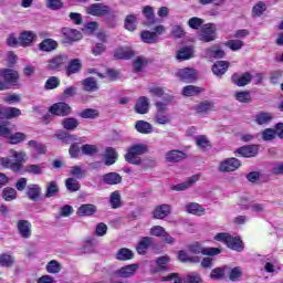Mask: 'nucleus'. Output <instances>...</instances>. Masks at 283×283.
<instances>
[{
    "instance_id": "obj_1",
    "label": "nucleus",
    "mask_w": 283,
    "mask_h": 283,
    "mask_svg": "<svg viewBox=\"0 0 283 283\" xmlns=\"http://www.w3.org/2000/svg\"><path fill=\"white\" fill-rule=\"evenodd\" d=\"M147 151H149V147L146 144H135L127 149L125 160L130 165H142L140 156L147 154Z\"/></svg>"
},
{
    "instance_id": "obj_2",
    "label": "nucleus",
    "mask_w": 283,
    "mask_h": 283,
    "mask_svg": "<svg viewBox=\"0 0 283 283\" xmlns=\"http://www.w3.org/2000/svg\"><path fill=\"white\" fill-rule=\"evenodd\" d=\"M214 240H217V242H223V244H227V248L231 249L232 251L240 252L242 251V249H244V247L242 245V240H240V238H233L227 232L217 233Z\"/></svg>"
},
{
    "instance_id": "obj_3",
    "label": "nucleus",
    "mask_w": 283,
    "mask_h": 283,
    "mask_svg": "<svg viewBox=\"0 0 283 283\" xmlns=\"http://www.w3.org/2000/svg\"><path fill=\"white\" fill-rule=\"evenodd\" d=\"M188 250L190 251V253H193L195 255H220V253H222V250H220V248H207L202 244H200L199 242H195L192 244H190L188 247Z\"/></svg>"
},
{
    "instance_id": "obj_4",
    "label": "nucleus",
    "mask_w": 283,
    "mask_h": 283,
    "mask_svg": "<svg viewBox=\"0 0 283 283\" xmlns=\"http://www.w3.org/2000/svg\"><path fill=\"white\" fill-rule=\"evenodd\" d=\"M19 81V72L10 69L2 70V82H0V92L9 90L10 84L14 85Z\"/></svg>"
},
{
    "instance_id": "obj_5",
    "label": "nucleus",
    "mask_w": 283,
    "mask_h": 283,
    "mask_svg": "<svg viewBox=\"0 0 283 283\" xmlns=\"http://www.w3.org/2000/svg\"><path fill=\"white\" fill-rule=\"evenodd\" d=\"M87 14L91 17H109V14H114L112 7L103 3H93L86 8Z\"/></svg>"
},
{
    "instance_id": "obj_6",
    "label": "nucleus",
    "mask_w": 283,
    "mask_h": 283,
    "mask_svg": "<svg viewBox=\"0 0 283 283\" xmlns=\"http://www.w3.org/2000/svg\"><path fill=\"white\" fill-rule=\"evenodd\" d=\"M216 24L208 23L201 27V31L198 34L199 41L202 43H211V41H216Z\"/></svg>"
},
{
    "instance_id": "obj_7",
    "label": "nucleus",
    "mask_w": 283,
    "mask_h": 283,
    "mask_svg": "<svg viewBox=\"0 0 283 283\" xmlns=\"http://www.w3.org/2000/svg\"><path fill=\"white\" fill-rule=\"evenodd\" d=\"M61 34L64 43H74L83 39V34L76 29L63 28Z\"/></svg>"
},
{
    "instance_id": "obj_8",
    "label": "nucleus",
    "mask_w": 283,
    "mask_h": 283,
    "mask_svg": "<svg viewBox=\"0 0 283 283\" xmlns=\"http://www.w3.org/2000/svg\"><path fill=\"white\" fill-rule=\"evenodd\" d=\"M139 265L136 263L125 265L117 271H115V275L117 277H122L123 280H127V277H134L138 272Z\"/></svg>"
},
{
    "instance_id": "obj_9",
    "label": "nucleus",
    "mask_w": 283,
    "mask_h": 283,
    "mask_svg": "<svg viewBox=\"0 0 283 283\" xmlns=\"http://www.w3.org/2000/svg\"><path fill=\"white\" fill-rule=\"evenodd\" d=\"M70 61L66 54H57L48 61V70L59 71Z\"/></svg>"
},
{
    "instance_id": "obj_10",
    "label": "nucleus",
    "mask_w": 283,
    "mask_h": 283,
    "mask_svg": "<svg viewBox=\"0 0 283 283\" xmlns=\"http://www.w3.org/2000/svg\"><path fill=\"white\" fill-rule=\"evenodd\" d=\"M177 78L184 81L185 83H193L198 78V73L193 69L185 67L176 72Z\"/></svg>"
},
{
    "instance_id": "obj_11",
    "label": "nucleus",
    "mask_w": 283,
    "mask_h": 283,
    "mask_svg": "<svg viewBox=\"0 0 283 283\" xmlns=\"http://www.w3.org/2000/svg\"><path fill=\"white\" fill-rule=\"evenodd\" d=\"M49 112L54 116H70V114H72V107H70V105H67L66 103L59 102L53 104L49 108Z\"/></svg>"
},
{
    "instance_id": "obj_12",
    "label": "nucleus",
    "mask_w": 283,
    "mask_h": 283,
    "mask_svg": "<svg viewBox=\"0 0 283 283\" xmlns=\"http://www.w3.org/2000/svg\"><path fill=\"white\" fill-rule=\"evenodd\" d=\"M235 154L242 156V158H255L260 154V146L258 145H248L242 146L235 150Z\"/></svg>"
},
{
    "instance_id": "obj_13",
    "label": "nucleus",
    "mask_w": 283,
    "mask_h": 283,
    "mask_svg": "<svg viewBox=\"0 0 283 283\" xmlns=\"http://www.w3.org/2000/svg\"><path fill=\"white\" fill-rule=\"evenodd\" d=\"M241 165L238 158H228L220 163L219 171H235V169H240Z\"/></svg>"
},
{
    "instance_id": "obj_14",
    "label": "nucleus",
    "mask_w": 283,
    "mask_h": 283,
    "mask_svg": "<svg viewBox=\"0 0 283 283\" xmlns=\"http://www.w3.org/2000/svg\"><path fill=\"white\" fill-rule=\"evenodd\" d=\"M17 229L21 238H24V240H28L29 238L32 237V223H30V221L18 220Z\"/></svg>"
},
{
    "instance_id": "obj_15",
    "label": "nucleus",
    "mask_w": 283,
    "mask_h": 283,
    "mask_svg": "<svg viewBox=\"0 0 283 283\" xmlns=\"http://www.w3.org/2000/svg\"><path fill=\"white\" fill-rule=\"evenodd\" d=\"M98 211V208L96 205L93 203H84L76 210V216L80 218H91V216H94Z\"/></svg>"
},
{
    "instance_id": "obj_16",
    "label": "nucleus",
    "mask_w": 283,
    "mask_h": 283,
    "mask_svg": "<svg viewBox=\"0 0 283 283\" xmlns=\"http://www.w3.org/2000/svg\"><path fill=\"white\" fill-rule=\"evenodd\" d=\"M36 41V33L34 31H24L19 36V45L21 48H30Z\"/></svg>"
},
{
    "instance_id": "obj_17",
    "label": "nucleus",
    "mask_w": 283,
    "mask_h": 283,
    "mask_svg": "<svg viewBox=\"0 0 283 283\" xmlns=\"http://www.w3.org/2000/svg\"><path fill=\"white\" fill-rule=\"evenodd\" d=\"M171 213V207L167 203L157 206L154 210V218L156 220H165Z\"/></svg>"
},
{
    "instance_id": "obj_18",
    "label": "nucleus",
    "mask_w": 283,
    "mask_h": 283,
    "mask_svg": "<svg viewBox=\"0 0 283 283\" xmlns=\"http://www.w3.org/2000/svg\"><path fill=\"white\" fill-rule=\"evenodd\" d=\"M252 78L253 76L249 72L243 73L241 76L234 73L232 75V83L238 85V87H244V85H249V83H251Z\"/></svg>"
},
{
    "instance_id": "obj_19",
    "label": "nucleus",
    "mask_w": 283,
    "mask_h": 283,
    "mask_svg": "<svg viewBox=\"0 0 283 283\" xmlns=\"http://www.w3.org/2000/svg\"><path fill=\"white\" fill-rule=\"evenodd\" d=\"M25 195L28 196L29 200L36 202L39 198H41V187L36 184H31L27 187Z\"/></svg>"
},
{
    "instance_id": "obj_20",
    "label": "nucleus",
    "mask_w": 283,
    "mask_h": 283,
    "mask_svg": "<svg viewBox=\"0 0 283 283\" xmlns=\"http://www.w3.org/2000/svg\"><path fill=\"white\" fill-rule=\"evenodd\" d=\"M0 166L4 169H11V171L18 172L20 169H23V166L19 163L12 161L10 157H0Z\"/></svg>"
},
{
    "instance_id": "obj_21",
    "label": "nucleus",
    "mask_w": 283,
    "mask_h": 283,
    "mask_svg": "<svg viewBox=\"0 0 283 283\" xmlns=\"http://www.w3.org/2000/svg\"><path fill=\"white\" fill-rule=\"evenodd\" d=\"M0 114L4 118V120H10L12 118H19V116H21V109L17 107H8V108L0 107Z\"/></svg>"
},
{
    "instance_id": "obj_22",
    "label": "nucleus",
    "mask_w": 283,
    "mask_h": 283,
    "mask_svg": "<svg viewBox=\"0 0 283 283\" xmlns=\"http://www.w3.org/2000/svg\"><path fill=\"white\" fill-rule=\"evenodd\" d=\"M102 180L105 185H120L123 177L118 172H108L102 176Z\"/></svg>"
},
{
    "instance_id": "obj_23",
    "label": "nucleus",
    "mask_w": 283,
    "mask_h": 283,
    "mask_svg": "<svg viewBox=\"0 0 283 283\" xmlns=\"http://www.w3.org/2000/svg\"><path fill=\"white\" fill-rule=\"evenodd\" d=\"M199 180L200 175H193L192 177L189 178V180L172 186V191H185L186 189H189L191 185H195V182H198Z\"/></svg>"
},
{
    "instance_id": "obj_24",
    "label": "nucleus",
    "mask_w": 283,
    "mask_h": 283,
    "mask_svg": "<svg viewBox=\"0 0 283 283\" xmlns=\"http://www.w3.org/2000/svg\"><path fill=\"white\" fill-rule=\"evenodd\" d=\"M83 69V62L78 59L71 60L69 65L66 66L67 76H72V74H78Z\"/></svg>"
},
{
    "instance_id": "obj_25",
    "label": "nucleus",
    "mask_w": 283,
    "mask_h": 283,
    "mask_svg": "<svg viewBox=\"0 0 283 283\" xmlns=\"http://www.w3.org/2000/svg\"><path fill=\"white\" fill-rule=\"evenodd\" d=\"M135 112L137 114H147L149 112V98L145 96L139 97L135 105Z\"/></svg>"
},
{
    "instance_id": "obj_26",
    "label": "nucleus",
    "mask_w": 283,
    "mask_h": 283,
    "mask_svg": "<svg viewBox=\"0 0 283 283\" xmlns=\"http://www.w3.org/2000/svg\"><path fill=\"white\" fill-rule=\"evenodd\" d=\"M135 52L132 48L129 46H123V48H118L116 51H115V54H114V57L115 59H124V60H127V59H132V56H135Z\"/></svg>"
},
{
    "instance_id": "obj_27",
    "label": "nucleus",
    "mask_w": 283,
    "mask_h": 283,
    "mask_svg": "<svg viewBox=\"0 0 283 283\" xmlns=\"http://www.w3.org/2000/svg\"><path fill=\"white\" fill-rule=\"evenodd\" d=\"M185 158H187V155L181 150H170L166 154L167 163H180Z\"/></svg>"
},
{
    "instance_id": "obj_28",
    "label": "nucleus",
    "mask_w": 283,
    "mask_h": 283,
    "mask_svg": "<svg viewBox=\"0 0 283 283\" xmlns=\"http://www.w3.org/2000/svg\"><path fill=\"white\" fill-rule=\"evenodd\" d=\"M59 184L56 181H49L45 185V193L44 197L46 198H56L59 196Z\"/></svg>"
},
{
    "instance_id": "obj_29",
    "label": "nucleus",
    "mask_w": 283,
    "mask_h": 283,
    "mask_svg": "<svg viewBox=\"0 0 283 283\" xmlns=\"http://www.w3.org/2000/svg\"><path fill=\"white\" fill-rule=\"evenodd\" d=\"M81 84L84 92H96V90H98V83L94 77H86L81 82Z\"/></svg>"
},
{
    "instance_id": "obj_30",
    "label": "nucleus",
    "mask_w": 283,
    "mask_h": 283,
    "mask_svg": "<svg viewBox=\"0 0 283 283\" xmlns=\"http://www.w3.org/2000/svg\"><path fill=\"white\" fill-rule=\"evenodd\" d=\"M185 211L192 216H205V208L197 202H191L185 206Z\"/></svg>"
},
{
    "instance_id": "obj_31",
    "label": "nucleus",
    "mask_w": 283,
    "mask_h": 283,
    "mask_svg": "<svg viewBox=\"0 0 283 283\" xmlns=\"http://www.w3.org/2000/svg\"><path fill=\"white\" fill-rule=\"evenodd\" d=\"M151 245V237H144L139 240L136 251L139 255H145L147 253V249Z\"/></svg>"
},
{
    "instance_id": "obj_32",
    "label": "nucleus",
    "mask_w": 283,
    "mask_h": 283,
    "mask_svg": "<svg viewBox=\"0 0 283 283\" xmlns=\"http://www.w3.org/2000/svg\"><path fill=\"white\" fill-rule=\"evenodd\" d=\"M56 48H59V43L52 39H45L39 44V50L41 52H53Z\"/></svg>"
},
{
    "instance_id": "obj_33",
    "label": "nucleus",
    "mask_w": 283,
    "mask_h": 283,
    "mask_svg": "<svg viewBox=\"0 0 283 283\" xmlns=\"http://www.w3.org/2000/svg\"><path fill=\"white\" fill-rule=\"evenodd\" d=\"M193 57V48L191 46H185L181 48L176 55V59H178V61H189V59Z\"/></svg>"
},
{
    "instance_id": "obj_34",
    "label": "nucleus",
    "mask_w": 283,
    "mask_h": 283,
    "mask_svg": "<svg viewBox=\"0 0 283 283\" xmlns=\"http://www.w3.org/2000/svg\"><path fill=\"white\" fill-rule=\"evenodd\" d=\"M229 70V62L218 61L212 65V72L216 76H222Z\"/></svg>"
},
{
    "instance_id": "obj_35",
    "label": "nucleus",
    "mask_w": 283,
    "mask_h": 283,
    "mask_svg": "<svg viewBox=\"0 0 283 283\" xmlns=\"http://www.w3.org/2000/svg\"><path fill=\"white\" fill-rule=\"evenodd\" d=\"M115 258L120 262H127V260H134V252L127 248H122L117 251Z\"/></svg>"
},
{
    "instance_id": "obj_36",
    "label": "nucleus",
    "mask_w": 283,
    "mask_h": 283,
    "mask_svg": "<svg viewBox=\"0 0 283 283\" xmlns=\"http://www.w3.org/2000/svg\"><path fill=\"white\" fill-rule=\"evenodd\" d=\"M135 129L139 132V134H151L154 132V126L149 122L137 120L135 124Z\"/></svg>"
},
{
    "instance_id": "obj_37",
    "label": "nucleus",
    "mask_w": 283,
    "mask_h": 283,
    "mask_svg": "<svg viewBox=\"0 0 283 283\" xmlns=\"http://www.w3.org/2000/svg\"><path fill=\"white\" fill-rule=\"evenodd\" d=\"M118 159V153H116V149L108 147L105 150V165H107V167L114 165V163H116V160Z\"/></svg>"
},
{
    "instance_id": "obj_38",
    "label": "nucleus",
    "mask_w": 283,
    "mask_h": 283,
    "mask_svg": "<svg viewBox=\"0 0 283 283\" xmlns=\"http://www.w3.org/2000/svg\"><path fill=\"white\" fill-rule=\"evenodd\" d=\"M254 120L256 125H268L273 120V114L266 112L258 113Z\"/></svg>"
},
{
    "instance_id": "obj_39",
    "label": "nucleus",
    "mask_w": 283,
    "mask_h": 283,
    "mask_svg": "<svg viewBox=\"0 0 283 283\" xmlns=\"http://www.w3.org/2000/svg\"><path fill=\"white\" fill-rule=\"evenodd\" d=\"M178 261L179 262H189L190 264H198L200 262V256H191L188 255L187 252L180 250L178 252Z\"/></svg>"
},
{
    "instance_id": "obj_40",
    "label": "nucleus",
    "mask_w": 283,
    "mask_h": 283,
    "mask_svg": "<svg viewBox=\"0 0 283 283\" xmlns=\"http://www.w3.org/2000/svg\"><path fill=\"white\" fill-rule=\"evenodd\" d=\"M80 123L78 119L74 117H66L62 119V126L64 129H67L69 132H74L78 127Z\"/></svg>"
},
{
    "instance_id": "obj_41",
    "label": "nucleus",
    "mask_w": 283,
    "mask_h": 283,
    "mask_svg": "<svg viewBox=\"0 0 283 283\" xmlns=\"http://www.w3.org/2000/svg\"><path fill=\"white\" fill-rule=\"evenodd\" d=\"M213 109V103L209 101L201 102L195 106L197 114H207Z\"/></svg>"
},
{
    "instance_id": "obj_42",
    "label": "nucleus",
    "mask_w": 283,
    "mask_h": 283,
    "mask_svg": "<svg viewBox=\"0 0 283 283\" xmlns=\"http://www.w3.org/2000/svg\"><path fill=\"white\" fill-rule=\"evenodd\" d=\"M144 17L147 20V25H154L156 23V15L154 14V8L146 6L143 9Z\"/></svg>"
},
{
    "instance_id": "obj_43",
    "label": "nucleus",
    "mask_w": 283,
    "mask_h": 283,
    "mask_svg": "<svg viewBox=\"0 0 283 283\" xmlns=\"http://www.w3.org/2000/svg\"><path fill=\"white\" fill-rule=\"evenodd\" d=\"M196 145L201 149V151H207L211 147V142L205 135H199L196 137Z\"/></svg>"
},
{
    "instance_id": "obj_44",
    "label": "nucleus",
    "mask_w": 283,
    "mask_h": 283,
    "mask_svg": "<svg viewBox=\"0 0 283 283\" xmlns=\"http://www.w3.org/2000/svg\"><path fill=\"white\" fill-rule=\"evenodd\" d=\"M203 92L202 87L196 86V85H188L182 88L184 96H198V94H201Z\"/></svg>"
},
{
    "instance_id": "obj_45",
    "label": "nucleus",
    "mask_w": 283,
    "mask_h": 283,
    "mask_svg": "<svg viewBox=\"0 0 283 283\" xmlns=\"http://www.w3.org/2000/svg\"><path fill=\"white\" fill-rule=\"evenodd\" d=\"M154 122L157 125H169V123H171V117L167 113H155Z\"/></svg>"
},
{
    "instance_id": "obj_46",
    "label": "nucleus",
    "mask_w": 283,
    "mask_h": 283,
    "mask_svg": "<svg viewBox=\"0 0 283 283\" xmlns=\"http://www.w3.org/2000/svg\"><path fill=\"white\" fill-rule=\"evenodd\" d=\"M65 187L67 191L74 193L75 191H78L81 189V182H78V180H76L75 178H67L65 180Z\"/></svg>"
},
{
    "instance_id": "obj_47",
    "label": "nucleus",
    "mask_w": 283,
    "mask_h": 283,
    "mask_svg": "<svg viewBox=\"0 0 283 283\" xmlns=\"http://www.w3.org/2000/svg\"><path fill=\"white\" fill-rule=\"evenodd\" d=\"M142 40L144 41V43H157L158 34L156 32H151V31H143Z\"/></svg>"
},
{
    "instance_id": "obj_48",
    "label": "nucleus",
    "mask_w": 283,
    "mask_h": 283,
    "mask_svg": "<svg viewBox=\"0 0 283 283\" xmlns=\"http://www.w3.org/2000/svg\"><path fill=\"white\" fill-rule=\"evenodd\" d=\"M2 198L6 202H12V200H17V190L14 188L7 187L2 191Z\"/></svg>"
},
{
    "instance_id": "obj_49",
    "label": "nucleus",
    "mask_w": 283,
    "mask_h": 283,
    "mask_svg": "<svg viewBox=\"0 0 283 283\" xmlns=\"http://www.w3.org/2000/svg\"><path fill=\"white\" fill-rule=\"evenodd\" d=\"M11 158H14L15 161L13 163H18L19 165L23 166V163H25L27 160V154L25 151H17L14 149L9 150Z\"/></svg>"
},
{
    "instance_id": "obj_50",
    "label": "nucleus",
    "mask_w": 283,
    "mask_h": 283,
    "mask_svg": "<svg viewBox=\"0 0 283 283\" xmlns=\"http://www.w3.org/2000/svg\"><path fill=\"white\" fill-rule=\"evenodd\" d=\"M234 98L239 103H251V92L239 91V92L234 93Z\"/></svg>"
},
{
    "instance_id": "obj_51",
    "label": "nucleus",
    "mask_w": 283,
    "mask_h": 283,
    "mask_svg": "<svg viewBox=\"0 0 283 283\" xmlns=\"http://www.w3.org/2000/svg\"><path fill=\"white\" fill-rule=\"evenodd\" d=\"M14 264V256L3 253L0 255V266H3L4 269H10Z\"/></svg>"
},
{
    "instance_id": "obj_52",
    "label": "nucleus",
    "mask_w": 283,
    "mask_h": 283,
    "mask_svg": "<svg viewBox=\"0 0 283 283\" xmlns=\"http://www.w3.org/2000/svg\"><path fill=\"white\" fill-rule=\"evenodd\" d=\"M206 56L209 59H224V51L222 49H207Z\"/></svg>"
},
{
    "instance_id": "obj_53",
    "label": "nucleus",
    "mask_w": 283,
    "mask_h": 283,
    "mask_svg": "<svg viewBox=\"0 0 283 283\" xmlns=\"http://www.w3.org/2000/svg\"><path fill=\"white\" fill-rule=\"evenodd\" d=\"M266 12V3L263 1H259L255 3V6L252 8V15L253 17H262Z\"/></svg>"
},
{
    "instance_id": "obj_54",
    "label": "nucleus",
    "mask_w": 283,
    "mask_h": 283,
    "mask_svg": "<svg viewBox=\"0 0 283 283\" xmlns=\"http://www.w3.org/2000/svg\"><path fill=\"white\" fill-rule=\"evenodd\" d=\"M25 138H28V135H25L24 133H15L10 135L9 137V143L10 145H19L20 143H23V140H25Z\"/></svg>"
},
{
    "instance_id": "obj_55",
    "label": "nucleus",
    "mask_w": 283,
    "mask_h": 283,
    "mask_svg": "<svg viewBox=\"0 0 283 283\" xmlns=\"http://www.w3.org/2000/svg\"><path fill=\"white\" fill-rule=\"evenodd\" d=\"M11 135H12V128H10V122L4 120L0 125V136H2V138H7L9 140Z\"/></svg>"
},
{
    "instance_id": "obj_56",
    "label": "nucleus",
    "mask_w": 283,
    "mask_h": 283,
    "mask_svg": "<svg viewBox=\"0 0 283 283\" xmlns=\"http://www.w3.org/2000/svg\"><path fill=\"white\" fill-rule=\"evenodd\" d=\"M62 269L63 268L61 266V263H59V261L56 260H52L46 264L48 273H52V274L61 273Z\"/></svg>"
},
{
    "instance_id": "obj_57",
    "label": "nucleus",
    "mask_w": 283,
    "mask_h": 283,
    "mask_svg": "<svg viewBox=\"0 0 283 283\" xmlns=\"http://www.w3.org/2000/svg\"><path fill=\"white\" fill-rule=\"evenodd\" d=\"M28 146L31 147L32 149H34V151H36V154H45V151H48V148L45 147V145H43L36 140H29Z\"/></svg>"
},
{
    "instance_id": "obj_58",
    "label": "nucleus",
    "mask_w": 283,
    "mask_h": 283,
    "mask_svg": "<svg viewBox=\"0 0 283 283\" xmlns=\"http://www.w3.org/2000/svg\"><path fill=\"white\" fill-rule=\"evenodd\" d=\"M61 85V80L56 76H51L44 84L45 90H56Z\"/></svg>"
},
{
    "instance_id": "obj_59",
    "label": "nucleus",
    "mask_w": 283,
    "mask_h": 283,
    "mask_svg": "<svg viewBox=\"0 0 283 283\" xmlns=\"http://www.w3.org/2000/svg\"><path fill=\"white\" fill-rule=\"evenodd\" d=\"M70 176L81 180V178H85V170L81 166H72L70 169Z\"/></svg>"
},
{
    "instance_id": "obj_60",
    "label": "nucleus",
    "mask_w": 283,
    "mask_h": 283,
    "mask_svg": "<svg viewBox=\"0 0 283 283\" xmlns=\"http://www.w3.org/2000/svg\"><path fill=\"white\" fill-rule=\"evenodd\" d=\"M109 203L112 209H119L120 207V192L114 191L111 193Z\"/></svg>"
},
{
    "instance_id": "obj_61",
    "label": "nucleus",
    "mask_w": 283,
    "mask_h": 283,
    "mask_svg": "<svg viewBox=\"0 0 283 283\" xmlns=\"http://www.w3.org/2000/svg\"><path fill=\"white\" fill-rule=\"evenodd\" d=\"M81 150L84 156H94V154H98L96 145L85 144L81 147Z\"/></svg>"
},
{
    "instance_id": "obj_62",
    "label": "nucleus",
    "mask_w": 283,
    "mask_h": 283,
    "mask_svg": "<svg viewBox=\"0 0 283 283\" xmlns=\"http://www.w3.org/2000/svg\"><path fill=\"white\" fill-rule=\"evenodd\" d=\"M125 28L129 32H134L136 30V15L129 14L125 19Z\"/></svg>"
},
{
    "instance_id": "obj_63",
    "label": "nucleus",
    "mask_w": 283,
    "mask_h": 283,
    "mask_svg": "<svg viewBox=\"0 0 283 283\" xmlns=\"http://www.w3.org/2000/svg\"><path fill=\"white\" fill-rule=\"evenodd\" d=\"M242 277V268L237 266L230 270L229 272V280L231 282H238Z\"/></svg>"
},
{
    "instance_id": "obj_64",
    "label": "nucleus",
    "mask_w": 283,
    "mask_h": 283,
    "mask_svg": "<svg viewBox=\"0 0 283 283\" xmlns=\"http://www.w3.org/2000/svg\"><path fill=\"white\" fill-rule=\"evenodd\" d=\"M78 116L81 118H96L98 116V111L94 108H86L80 112Z\"/></svg>"
}]
</instances>
